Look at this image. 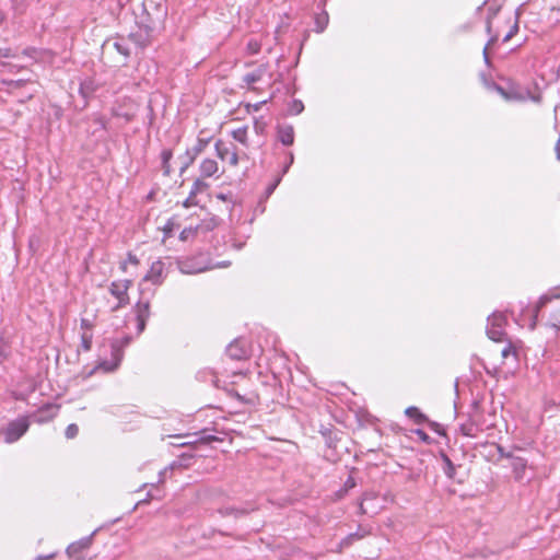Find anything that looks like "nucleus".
Segmentation results:
<instances>
[{"label": "nucleus", "instance_id": "1", "mask_svg": "<svg viewBox=\"0 0 560 560\" xmlns=\"http://www.w3.org/2000/svg\"><path fill=\"white\" fill-rule=\"evenodd\" d=\"M167 16V9L163 2L143 0L141 12L136 15L137 24L147 35L159 30Z\"/></svg>", "mask_w": 560, "mask_h": 560}, {"label": "nucleus", "instance_id": "2", "mask_svg": "<svg viewBox=\"0 0 560 560\" xmlns=\"http://www.w3.org/2000/svg\"><path fill=\"white\" fill-rule=\"evenodd\" d=\"M131 341L132 337L129 335H126L122 338L114 339L110 343L112 360L101 361L95 369L103 370L104 372H114L122 361L124 349L127 348Z\"/></svg>", "mask_w": 560, "mask_h": 560}, {"label": "nucleus", "instance_id": "3", "mask_svg": "<svg viewBox=\"0 0 560 560\" xmlns=\"http://www.w3.org/2000/svg\"><path fill=\"white\" fill-rule=\"evenodd\" d=\"M30 421L26 417L19 418L11 421L0 434L3 436L5 443H14L20 440L28 430Z\"/></svg>", "mask_w": 560, "mask_h": 560}, {"label": "nucleus", "instance_id": "4", "mask_svg": "<svg viewBox=\"0 0 560 560\" xmlns=\"http://www.w3.org/2000/svg\"><path fill=\"white\" fill-rule=\"evenodd\" d=\"M131 283V280H117L110 283L109 293L118 300V303L112 308L113 312L129 304L128 290Z\"/></svg>", "mask_w": 560, "mask_h": 560}, {"label": "nucleus", "instance_id": "5", "mask_svg": "<svg viewBox=\"0 0 560 560\" xmlns=\"http://www.w3.org/2000/svg\"><path fill=\"white\" fill-rule=\"evenodd\" d=\"M506 317L503 313H493L488 317L487 335L493 341H502Z\"/></svg>", "mask_w": 560, "mask_h": 560}, {"label": "nucleus", "instance_id": "6", "mask_svg": "<svg viewBox=\"0 0 560 560\" xmlns=\"http://www.w3.org/2000/svg\"><path fill=\"white\" fill-rule=\"evenodd\" d=\"M210 142V138H198L194 147L188 148L184 155L179 156L182 160L180 174H183L196 160V158L205 151Z\"/></svg>", "mask_w": 560, "mask_h": 560}, {"label": "nucleus", "instance_id": "7", "mask_svg": "<svg viewBox=\"0 0 560 560\" xmlns=\"http://www.w3.org/2000/svg\"><path fill=\"white\" fill-rule=\"evenodd\" d=\"M58 410H59L58 405L46 404L43 407H40L39 409H37L36 411H34L33 413H31L27 419H28V421L31 420L32 422L39 423V424L46 423V422H49L50 420H52L57 416Z\"/></svg>", "mask_w": 560, "mask_h": 560}, {"label": "nucleus", "instance_id": "8", "mask_svg": "<svg viewBox=\"0 0 560 560\" xmlns=\"http://www.w3.org/2000/svg\"><path fill=\"white\" fill-rule=\"evenodd\" d=\"M200 258L192 257V258H186L178 261V268L182 273L186 275H195L199 272H203L206 270L212 269V267L207 264L200 261Z\"/></svg>", "mask_w": 560, "mask_h": 560}, {"label": "nucleus", "instance_id": "9", "mask_svg": "<svg viewBox=\"0 0 560 560\" xmlns=\"http://www.w3.org/2000/svg\"><path fill=\"white\" fill-rule=\"evenodd\" d=\"M214 148L219 159H221L222 161H228L229 164L233 166L237 165L238 155L234 144H226L224 141L219 139L215 142Z\"/></svg>", "mask_w": 560, "mask_h": 560}, {"label": "nucleus", "instance_id": "10", "mask_svg": "<svg viewBox=\"0 0 560 560\" xmlns=\"http://www.w3.org/2000/svg\"><path fill=\"white\" fill-rule=\"evenodd\" d=\"M226 355L232 360L241 361L248 358V349L244 340L235 339L226 347Z\"/></svg>", "mask_w": 560, "mask_h": 560}, {"label": "nucleus", "instance_id": "11", "mask_svg": "<svg viewBox=\"0 0 560 560\" xmlns=\"http://www.w3.org/2000/svg\"><path fill=\"white\" fill-rule=\"evenodd\" d=\"M164 264L161 260L153 261L142 282H152L154 285L163 282Z\"/></svg>", "mask_w": 560, "mask_h": 560}, {"label": "nucleus", "instance_id": "12", "mask_svg": "<svg viewBox=\"0 0 560 560\" xmlns=\"http://www.w3.org/2000/svg\"><path fill=\"white\" fill-rule=\"evenodd\" d=\"M95 532L92 533L90 536L83 537L78 541H74L70 544L67 548V553L70 558H79L81 552L92 545L93 536Z\"/></svg>", "mask_w": 560, "mask_h": 560}, {"label": "nucleus", "instance_id": "13", "mask_svg": "<svg viewBox=\"0 0 560 560\" xmlns=\"http://www.w3.org/2000/svg\"><path fill=\"white\" fill-rule=\"evenodd\" d=\"M277 140L283 145L289 147L294 142V129L289 124H278Z\"/></svg>", "mask_w": 560, "mask_h": 560}, {"label": "nucleus", "instance_id": "14", "mask_svg": "<svg viewBox=\"0 0 560 560\" xmlns=\"http://www.w3.org/2000/svg\"><path fill=\"white\" fill-rule=\"evenodd\" d=\"M370 534V530L359 526L358 530L354 533L349 534L346 536L341 541L339 542L338 551H341L343 548H348L351 546L354 541L360 540L368 536Z\"/></svg>", "mask_w": 560, "mask_h": 560}, {"label": "nucleus", "instance_id": "15", "mask_svg": "<svg viewBox=\"0 0 560 560\" xmlns=\"http://www.w3.org/2000/svg\"><path fill=\"white\" fill-rule=\"evenodd\" d=\"M511 467L513 470L514 479L516 481H522L524 479L525 471L527 468V460L523 457L516 456L511 462Z\"/></svg>", "mask_w": 560, "mask_h": 560}, {"label": "nucleus", "instance_id": "16", "mask_svg": "<svg viewBox=\"0 0 560 560\" xmlns=\"http://www.w3.org/2000/svg\"><path fill=\"white\" fill-rule=\"evenodd\" d=\"M202 178L211 177L219 171L218 162L213 159H205L199 166Z\"/></svg>", "mask_w": 560, "mask_h": 560}, {"label": "nucleus", "instance_id": "17", "mask_svg": "<svg viewBox=\"0 0 560 560\" xmlns=\"http://www.w3.org/2000/svg\"><path fill=\"white\" fill-rule=\"evenodd\" d=\"M486 4L488 5V13H487V19H486L487 32L490 33L491 32V21L500 11V9L502 7V2H500L499 0L485 1L482 5H486Z\"/></svg>", "mask_w": 560, "mask_h": 560}, {"label": "nucleus", "instance_id": "18", "mask_svg": "<svg viewBox=\"0 0 560 560\" xmlns=\"http://www.w3.org/2000/svg\"><path fill=\"white\" fill-rule=\"evenodd\" d=\"M266 72H267V66L266 65H260L254 71H252L249 73H246L244 75V78H243V81L247 85H253V84L259 82L262 79V77L265 75Z\"/></svg>", "mask_w": 560, "mask_h": 560}, {"label": "nucleus", "instance_id": "19", "mask_svg": "<svg viewBox=\"0 0 560 560\" xmlns=\"http://www.w3.org/2000/svg\"><path fill=\"white\" fill-rule=\"evenodd\" d=\"M357 486V482L352 476H349L345 481L343 486L334 492L331 498L332 501H339L343 499L349 490L353 489Z\"/></svg>", "mask_w": 560, "mask_h": 560}, {"label": "nucleus", "instance_id": "20", "mask_svg": "<svg viewBox=\"0 0 560 560\" xmlns=\"http://www.w3.org/2000/svg\"><path fill=\"white\" fill-rule=\"evenodd\" d=\"M405 415L415 421L417 424H422L428 421V417L420 411L418 407L410 406L405 410Z\"/></svg>", "mask_w": 560, "mask_h": 560}, {"label": "nucleus", "instance_id": "21", "mask_svg": "<svg viewBox=\"0 0 560 560\" xmlns=\"http://www.w3.org/2000/svg\"><path fill=\"white\" fill-rule=\"evenodd\" d=\"M376 497L374 493L372 492H365L363 495H362V500L360 501L359 503V513L361 515H365V514H376L377 513V509L376 508H373V509H369L365 503L368 501H372V500H375Z\"/></svg>", "mask_w": 560, "mask_h": 560}, {"label": "nucleus", "instance_id": "22", "mask_svg": "<svg viewBox=\"0 0 560 560\" xmlns=\"http://www.w3.org/2000/svg\"><path fill=\"white\" fill-rule=\"evenodd\" d=\"M173 158V151L171 149H164L161 152V160H162V170L164 175L168 176L171 174V165L170 162Z\"/></svg>", "mask_w": 560, "mask_h": 560}, {"label": "nucleus", "instance_id": "23", "mask_svg": "<svg viewBox=\"0 0 560 560\" xmlns=\"http://www.w3.org/2000/svg\"><path fill=\"white\" fill-rule=\"evenodd\" d=\"M137 318L147 319L150 317V303L149 301H139L136 305Z\"/></svg>", "mask_w": 560, "mask_h": 560}, {"label": "nucleus", "instance_id": "24", "mask_svg": "<svg viewBox=\"0 0 560 560\" xmlns=\"http://www.w3.org/2000/svg\"><path fill=\"white\" fill-rule=\"evenodd\" d=\"M197 378L200 380V381H203V382L209 381V382H211V384L213 386H215V387L218 386L219 380H218L215 373L212 370H210V369L209 370L199 371L197 373Z\"/></svg>", "mask_w": 560, "mask_h": 560}, {"label": "nucleus", "instance_id": "25", "mask_svg": "<svg viewBox=\"0 0 560 560\" xmlns=\"http://www.w3.org/2000/svg\"><path fill=\"white\" fill-rule=\"evenodd\" d=\"M282 154H283V160L281 162L282 168L279 174V176H281V177L288 173L290 166L293 164V161H294V156L291 151H283Z\"/></svg>", "mask_w": 560, "mask_h": 560}, {"label": "nucleus", "instance_id": "26", "mask_svg": "<svg viewBox=\"0 0 560 560\" xmlns=\"http://www.w3.org/2000/svg\"><path fill=\"white\" fill-rule=\"evenodd\" d=\"M231 135L235 141L242 143L243 145H247V127L234 129Z\"/></svg>", "mask_w": 560, "mask_h": 560}, {"label": "nucleus", "instance_id": "27", "mask_svg": "<svg viewBox=\"0 0 560 560\" xmlns=\"http://www.w3.org/2000/svg\"><path fill=\"white\" fill-rule=\"evenodd\" d=\"M114 48L125 58L130 56V49L125 38H120L114 43Z\"/></svg>", "mask_w": 560, "mask_h": 560}, {"label": "nucleus", "instance_id": "28", "mask_svg": "<svg viewBox=\"0 0 560 560\" xmlns=\"http://www.w3.org/2000/svg\"><path fill=\"white\" fill-rule=\"evenodd\" d=\"M209 188V185L203 182L202 178H197L190 189V195L197 196L200 192L206 191Z\"/></svg>", "mask_w": 560, "mask_h": 560}, {"label": "nucleus", "instance_id": "29", "mask_svg": "<svg viewBox=\"0 0 560 560\" xmlns=\"http://www.w3.org/2000/svg\"><path fill=\"white\" fill-rule=\"evenodd\" d=\"M304 105L300 100H292L288 105V114L299 115L303 112Z\"/></svg>", "mask_w": 560, "mask_h": 560}, {"label": "nucleus", "instance_id": "30", "mask_svg": "<svg viewBox=\"0 0 560 560\" xmlns=\"http://www.w3.org/2000/svg\"><path fill=\"white\" fill-rule=\"evenodd\" d=\"M329 16L326 11L317 13V33H322L328 25Z\"/></svg>", "mask_w": 560, "mask_h": 560}, {"label": "nucleus", "instance_id": "31", "mask_svg": "<svg viewBox=\"0 0 560 560\" xmlns=\"http://www.w3.org/2000/svg\"><path fill=\"white\" fill-rule=\"evenodd\" d=\"M442 459H443V463H444V474L448 478H453L454 474H455V466H454V464L452 463V460L450 459V457L446 454H442Z\"/></svg>", "mask_w": 560, "mask_h": 560}, {"label": "nucleus", "instance_id": "32", "mask_svg": "<svg viewBox=\"0 0 560 560\" xmlns=\"http://www.w3.org/2000/svg\"><path fill=\"white\" fill-rule=\"evenodd\" d=\"M93 335L91 332L83 331L81 335V349L83 351H90L92 348Z\"/></svg>", "mask_w": 560, "mask_h": 560}, {"label": "nucleus", "instance_id": "33", "mask_svg": "<svg viewBox=\"0 0 560 560\" xmlns=\"http://www.w3.org/2000/svg\"><path fill=\"white\" fill-rule=\"evenodd\" d=\"M218 513L223 517L230 516V515H234L235 517H237V516L244 514L245 512L243 510H237V509H234L231 506H226V508L219 509Z\"/></svg>", "mask_w": 560, "mask_h": 560}, {"label": "nucleus", "instance_id": "34", "mask_svg": "<svg viewBox=\"0 0 560 560\" xmlns=\"http://www.w3.org/2000/svg\"><path fill=\"white\" fill-rule=\"evenodd\" d=\"M149 36L145 34V37L142 38L141 35L130 34L128 39L132 40L136 45L140 46L141 48H144L149 44Z\"/></svg>", "mask_w": 560, "mask_h": 560}, {"label": "nucleus", "instance_id": "35", "mask_svg": "<svg viewBox=\"0 0 560 560\" xmlns=\"http://www.w3.org/2000/svg\"><path fill=\"white\" fill-rule=\"evenodd\" d=\"M320 433L325 438L326 445L328 447H332L334 446V442L336 440V434L332 436V432L328 428H322L320 429Z\"/></svg>", "mask_w": 560, "mask_h": 560}, {"label": "nucleus", "instance_id": "36", "mask_svg": "<svg viewBox=\"0 0 560 560\" xmlns=\"http://www.w3.org/2000/svg\"><path fill=\"white\" fill-rule=\"evenodd\" d=\"M261 49V45L258 40L256 39H249L247 45H246V50L248 54L250 55H256L260 51Z\"/></svg>", "mask_w": 560, "mask_h": 560}, {"label": "nucleus", "instance_id": "37", "mask_svg": "<svg viewBox=\"0 0 560 560\" xmlns=\"http://www.w3.org/2000/svg\"><path fill=\"white\" fill-rule=\"evenodd\" d=\"M459 431L465 436H475L476 428L472 423H463L459 427Z\"/></svg>", "mask_w": 560, "mask_h": 560}, {"label": "nucleus", "instance_id": "38", "mask_svg": "<svg viewBox=\"0 0 560 560\" xmlns=\"http://www.w3.org/2000/svg\"><path fill=\"white\" fill-rule=\"evenodd\" d=\"M501 354L503 358H508L509 355H517L516 348L512 345V342H509L501 351Z\"/></svg>", "mask_w": 560, "mask_h": 560}, {"label": "nucleus", "instance_id": "39", "mask_svg": "<svg viewBox=\"0 0 560 560\" xmlns=\"http://www.w3.org/2000/svg\"><path fill=\"white\" fill-rule=\"evenodd\" d=\"M200 229V226H197L195 229L192 228H186L184 229L182 232H180V235H179V238L182 241H186L188 240L190 236H192L195 233H198V230Z\"/></svg>", "mask_w": 560, "mask_h": 560}, {"label": "nucleus", "instance_id": "40", "mask_svg": "<svg viewBox=\"0 0 560 560\" xmlns=\"http://www.w3.org/2000/svg\"><path fill=\"white\" fill-rule=\"evenodd\" d=\"M79 433V428L75 423H71L66 428V438L67 439H74Z\"/></svg>", "mask_w": 560, "mask_h": 560}, {"label": "nucleus", "instance_id": "41", "mask_svg": "<svg viewBox=\"0 0 560 560\" xmlns=\"http://www.w3.org/2000/svg\"><path fill=\"white\" fill-rule=\"evenodd\" d=\"M495 40H497V36H492L483 48L482 55H483L485 63L487 66H490V57H489L488 49H489L490 45H492Z\"/></svg>", "mask_w": 560, "mask_h": 560}, {"label": "nucleus", "instance_id": "42", "mask_svg": "<svg viewBox=\"0 0 560 560\" xmlns=\"http://www.w3.org/2000/svg\"><path fill=\"white\" fill-rule=\"evenodd\" d=\"M497 451H498L499 456H500L501 458L511 459V462H512V460H513V458H515V457H516V456H514V455H513V453H511V452H506V451L504 450V447H503V446H501V445H499V444L497 445Z\"/></svg>", "mask_w": 560, "mask_h": 560}, {"label": "nucleus", "instance_id": "43", "mask_svg": "<svg viewBox=\"0 0 560 560\" xmlns=\"http://www.w3.org/2000/svg\"><path fill=\"white\" fill-rule=\"evenodd\" d=\"M422 442L429 444L431 443V438L422 430L416 429L412 431Z\"/></svg>", "mask_w": 560, "mask_h": 560}, {"label": "nucleus", "instance_id": "44", "mask_svg": "<svg viewBox=\"0 0 560 560\" xmlns=\"http://www.w3.org/2000/svg\"><path fill=\"white\" fill-rule=\"evenodd\" d=\"M427 423L438 434L445 435L444 429L442 428V425L440 423L434 422V421H430L429 419H428Z\"/></svg>", "mask_w": 560, "mask_h": 560}, {"label": "nucleus", "instance_id": "45", "mask_svg": "<svg viewBox=\"0 0 560 560\" xmlns=\"http://www.w3.org/2000/svg\"><path fill=\"white\" fill-rule=\"evenodd\" d=\"M10 353L9 346L0 339V358L5 359Z\"/></svg>", "mask_w": 560, "mask_h": 560}, {"label": "nucleus", "instance_id": "46", "mask_svg": "<svg viewBox=\"0 0 560 560\" xmlns=\"http://www.w3.org/2000/svg\"><path fill=\"white\" fill-rule=\"evenodd\" d=\"M80 326L84 331L89 332L90 330H92L94 325H93L92 320H90L88 318H81Z\"/></svg>", "mask_w": 560, "mask_h": 560}, {"label": "nucleus", "instance_id": "47", "mask_svg": "<svg viewBox=\"0 0 560 560\" xmlns=\"http://www.w3.org/2000/svg\"><path fill=\"white\" fill-rule=\"evenodd\" d=\"M196 197L195 195H188L187 199L184 201V207L185 208H189V207H192V206H197L198 205V201L196 200Z\"/></svg>", "mask_w": 560, "mask_h": 560}, {"label": "nucleus", "instance_id": "48", "mask_svg": "<svg viewBox=\"0 0 560 560\" xmlns=\"http://www.w3.org/2000/svg\"><path fill=\"white\" fill-rule=\"evenodd\" d=\"M517 31H518V25H517V23H515L511 27L510 32L503 37V43L509 42L517 33Z\"/></svg>", "mask_w": 560, "mask_h": 560}, {"label": "nucleus", "instance_id": "49", "mask_svg": "<svg viewBox=\"0 0 560 560\" xmlns=\"http://www.w3.org/2000/svg\"><path fill=\"white\" fill-rule=\"evenodd\" d=\"M174 226H175V223L172 221V220H168L164 228H163V231H164V234L165 236H171L173 230H174Z\"/></svg>", "mask_w": 560, "mask_h": 560}, {"label": "nucleus", "instance_id": "50", "mask_svg": "<svg viewBox=\"0 0 560 560\" xmlns=\"http://www.w3.org/2000/svg\"><path fill=\"white\" fill-rule=\"evenodd\" d=\"M282 177L278 175V177L275 179V182L268 186L267 194L270 195L273 192V190L277 188V186L280 184Z\"/></svg>", "mask_w": 560, "mask_h": 560}, {"label": "nucleus", "instance_id": "51", "mask_svg": "<svg viewBox=\"0 0 560 560\" xmlns=\"http://www.w3.org/2000/svg\"><path fill=\"white\" fill-rule=\"evenodd\" d=\"M147 319L137 318L138 334H141L145 329Z\"/></svg>", "mask_w": 560, "mask_h": 560}, {"label": "nucleus", "instance_id": "52", "mask_svg": "<svg viewBox=\"0 0 560 560\" xmlns=\"http://www.w3.org/2000/svg\"><path fill=\"white\" fill-rule=\"evenodd\" d=\"M14 56L10 48H0V57L10 58Z\"/></svg>", "mask_w": 560, "mask_h": 560}, {"label": "nucleus", "instance_id": "53", "mask_svg": "<svg viewBox=\"0 0 560 560\" xmlns=\"http://www.w3.org/2000/svg\"><path fill=\"white\" fill-rule=\"evenodd\" d=\"M37 50L35 48H25L23 50V55L27 56V57H31V58H35V55H36Z\"/></svg>", "mask_w": 560, "mask_h": 560}, {"label": "nucleus", "instance_id": "54", "mask_svg": "<svg viewBox=\"0 0 560 560\" xmlns=\"http://www.w3.org/2000/svg\"><path fill=\"white\" fill-rule=\"evenodd\" d=\"M494 88L498 91V93L500 95H502L505 100H510L511 98L509 93L503 88H501L500 85H497V84L494 85Z\"/></svg>", "mask_w": 560, "mask_h": 560}, {"label": "nucleus", "instance_id": "55", "mask_svg": "<svg viewBox=\"0 0 560 560\" xmlns=\"http://www.w3.org/2000/svg\"><path fill=\"white\" fill-rule=\"evenodd\" d=\"M128 262L132 264V265H138L139 264V260L137 258L136 255L129 253L128 254Z\"/></svg>", "mask_w": 560, "mask_h": 560}, {"label": "nucleus", "instance_id": "56", "mask_svg": "<svg viewBox=\"0 0 560 560\" xmlns=\"http://www.w3.org/2000/svg\"><path fill=\"white\" fill-rule=\"evenodd\" d=\"M210 266H211L212 268H217V267H219V268H225V267L230 266V262H229V261H221V262H218V264H215V265H210Z\"/></svg>", "mask_w": 560, "mask_h": 560}, {"label": "nucleus", "instance_id": "57", "mask_svg": "<svg viewBox=\"0 0 560 560\" xmlns=\"http://www.w3.org/2000/svg\"><path fill=\"white\" fill-rule=\"evenodd\" d=\"M54 553H50L48 556H39L36 560H49L51 558H54Z\"/></svg>", "mask_w": 560, "mask_h": 560}, {"label": "nucleus", "instance_id": "58", "mask_svg": "<svg viewBox=\"0 0 560 560\" xmlns=\"http://www.w3.org/2000/svg\"><path fill=\"white\" fill-rule=\"evenodd\" d=\"M85 89H86V84H85V83L81 84V86H80V91H81V93L83 94V96H86V94H85Z\"/></svg>", "mask_w": 560, "mask_h": 560}, {"label": "nucleus", "instance_id": "59", "mask_svg": "<svg viewBox=\"0 0 560 560\" xmlns=\"http://www.w3.org/2000/svg\"><path fill=\"white\" fill-rule=\"evenodd\" d=\"M202 440H205V441H214L217 439L214 436H212V435H209L207 438H202Z\"/></svg>", "mask_w": 560, "mask_h": 560}, {"label": "nucleus", "instance_id": "60", "mask_svg": "<svg viewBox=\"0 0 560 560\" xmlns=\"http://www.w3.org/2000/svg\"><path fill=\"white\" fill-rule=\"evenodd\" d=\"M4 20V14L0 11V24L3 22Z\"/></svg>", "mask_w": 560, "mask_h": 560}, {"label": "nucleus", "instance_id": "61", "mask_svg": "<svg viewBox=\"0 0 560 560\" xmlns=\"http://www.w3.org/2000/svg\"><path fill=\"white\" fill-rule=\"evenodd\" d=\"M120 268L122 271H126V261L121 264Z\"/></svg>", "mask_w": 560, "mask_h": 560}, {"label": "nucleus", "instance_id": "62", "mask_svg": "<svg viewBox=\"0 0 560 560\" xmlns=\"http://www.w3.org/2000/svg\"><path fill=\"white\" fill-rule=\"evenodd\" d=\"M188 444H190V443L189 442H183V443H180V446H186Z\"/></svg>", "mask_w": 560, "mask_h": 560}]
</instances>
